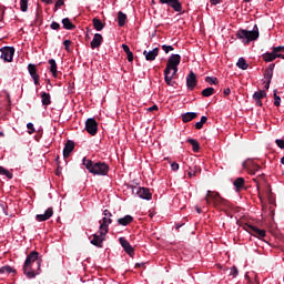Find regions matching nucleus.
<instances>
[{
    "instance_id": "nucleus-1",
    "label": "nucleus",
    "mask_w": 284,
    "mask_h": 284,
    "mask_svg": "<svg viewBox=\"0 0 284 284\" xmlns=\"http://www.w3.org/2000/svg\"><path fill=\"white\" fill-rule=\"evenodd\" d=\"M41 258L39 257V252L32 251L27 255L24 264L22 265V273L28 280H33L41 273Z\"/></svg>"
},
{
    "instance_id": "nucleus-2",
    "label": "nucleus",
    "mask_w": 284,
    "mask_h": 284,
    "mask_svg": "<svg viewBox=\"0 0 284 284\" xmlns=\"http://www.w3.org/2000/svg\"><path fill=\"white\" fill-rule=\"evenodd\" d=\"M205 201L207 205L213 204L214 207L220 209L229 217H232L231 211L234 210V206L231 204V202H229V200H224V197H222L220 193H216V191L209 190Z\"/></svg>"
},
{
    "instance_id": "nucleus-3",
    "label": "nucleus",
    "mask_w": 284,
    "mask_h": 284,
    "mask_svg": "<svg viewBox=\"0 0 284 284\" xmlns=\"http://www.w3.org/2000/svg\"><path fill=\"white\" fill-rule=\"evenodd\" d=\"M82 165L93 175L106 176L110 171V166L105 162H93L87 158H83Z\"/></svg>"
},
{
    "instance_id": "nucleus-4",
    "label": "nucleus",
    "mask_w": 284,
    "mask_h": 284,
    "mask_svg": "<svg viewBox=\"0 0 284 284\" xmlns=\"http://www.w3.org/2000/svg\"><path fill=\"white\" fill-rule=\"evenodd\" d=\"M181 64V54H171L168 59L166 67L164 69V81L166 85L174 87L175 81L170 77L172 69L176 68Z\"/></svg>"
},
{
    "instance_id": "nucleus-5",
    "label": "nucleus",
    "mask_w": 284,
    "mask_h": 284,
    "mask_svg": "<svg viewBox=\"0 0 284 284\" xmlns=\"http://www.w3.org/2000/svg\"><path fill=\"white\" fill-rule=\"evenodd\" d=\"M235 36H237V39H240L243 44H250L260 39V29L257 24H254L252 31L240 29Z\"/></svg>"
},
{
    "instance_id": "nucleus-6",
    "label": "nucleus",
    "mask_w": 284,
    "mask_h": 284,
    "mask_svg": "<svg viewBox=\"0 0 284 284\" xmlns=\"http://www.w3.org/2000/svg\"><path fill=\"white\" fill-rule=\"evenodd\" d=\"M1 59L4 62L11 63L13 61V55L16 52V49L13 47H3L1 48Z\"/></svg>"
},
{
    "instance_id": "nucleus-7",
    "label": "nucleus",
    "mask_w": 284,
    "mask_h": 284,
    "mask_svg": "<svg viewBox=\"0 0 284 284\" xmlns=\"http://www.w3.org/2000/svg\"><path fill=\"white\" fill-rule=\"evenodd\" d=\"M159 3L171 7L175 12L183 11V4H181V0H159Z\"/></svg>"
},
{
    "instance_id": "nucleus-8",
    "label": "nucleus",
    "mask_w": 284,
    "mask_h": 284,
    "mask_svg": "<svg viewBox=\"0 0 284 284\" xmlns=\"http://www.w3.org/2000/svg\"><path fill=\"white\" fill-rule=\"evenodd\" d=\"M135 190V194L140 197V199H143V200H146V201H150L152 200V193L150 191L149 187H141V186H138V187H134Z\"/></svg>"
},
{
    "instance_id": "nucleus-9",
    "label": "nucleus",
    "mask_w": 284,
    "mask_h": 284,
    "mask_svg": "<svg viewBox=\"0 0 284 284\" xmlns=\"http://www.w3.org/2000/svg\"><path fill=\"white\" fill-rule=\"evenodd\" d=\"M245 230L251 234L254 235L255 237L263 239L266 236V231L265 230H260L258 227L254 225H246Z\"/></svg>"
},
{
    "instance_id": "nucleus-10",
    "label": "nucleus",
    "mask_w": 284,
    "mask_h": 284,
    "mask_svg": "<svg viewBox=\"0 0 284 284\" xmlns=\"http://www.w3.org/2000/svg\"><path fill=\"white\" fill-rule=\"evenodd\" d=\"M85 130L91 135H95L97 134V132H98V122L95 121V119L90 118V119H88L85 121Z\"/></svg>"
},
{
    "instance_id": "nucleus-11",
    "label": "nucleus",
    "mask_w": 284,
    "mask_h": 284,
    "mask_svg": "<svg viewBox=\"0 0 284 284\" xmlns=\"http://www.w3.org/2000/svg\"><path fill=\"white\" fill-rule=\"evenodd\" d=\"M28 72L33 80L34 85L40 84V75L37 72V65L33 63L28 64Z\"/></svg>"
},
{
    "instance_id": "nucleus-12",
    "label": "nucleus",
    "mask_w": 284,
    "mask_h": 284,
    "mask_svg": "<svg viewBox=\"0 0 284 284\" xmlns=\"http://www.w3.org/2000/svg\"><path fill=\"white\" fill-rule=\"evenodd\" d=\"M112 219H108V217H103V220H101L100 223V227H99V233L101 235H106L109 232V225L112 224Z\"/></svg>"
},
{
    "instance_id": "nucleus-13",
    "label": "nucleus",
    "mask_w": 284,
    "mask_h": 284,
    "mask_svg": "<svg viewBox=\"0 0 284 284\" xmlns=\"http://www.w3.org/2000/svg\"><path fill=\"white\" fill-rule=\"evenodd\" d=\"M159 54H160V49L159 48H154L151 51H146V50L143 51V55H144L145 60L149 61V62L155 61L156 58L159 57Z\"/></svg>"
},
{
    "instance_id": "nucleus-14",
    "label": "nucleus",
    "mask_w": 284,
    "mask_h": 284,
    "mask_svg": "<svg viewBox=\"0 0 284 284\" xmlns=\"http://www.w3.org/2000/svg\"><path fill=\"white\" fill-rule=\"evenodd\" d=\"M196 85H197L196 74L193 71H190V73L186 77V87L189 90L192 91Z\"/></svg>"
},
{
    "instance_id": "nucleus-15",
    "label": "nucleus",
    "mask_w": 284,
    "mask_h": 284,
    "mask_svg": "<svg viewBox=\"0 0 284 284\" xmlns=\"http://www.w3.org/2000/svg\"><path fill=\"white\" fill-rule=\"evenodd\" d=\"M53 214H54L53 207H49V209H47L44 214H37L36 220L38 222H44V221L50 220L53 216Z\"/></svg>"
},
{
    "instance_id": "nucleus-16",
    "label": "nucleus",
    "mask_w": 284,
    "mask_h": 284,
    "mask_svg": "<svg viewBox=\"0 0 284 284\" xmlns=\"http://www.w3.org/2000/svg\"><path fill=\"white\" fill-rule=\"evenodd\" d=\"M48 63L53 78L58 79L60 75H62V72L58 71V63L54 59H49Z\"/></svg>"
},
{
    "instance_id": "nucleus-17",
    "label": "nucleus",
    "mask_w": 284,
    "mask_h": 284,
    "mask_svg": "<svg viewBox=\"0 0 284 284\" xmlns=\"http://www.w3.org/2000/svg\"><path fill=\"white\" fill-rule=\"evenodd\" d=\"M120 243L123 246L126 254L134 256V247L124 237H120Z\"/></svg>"
},
{
    "instance_id": "nucleus-18",
    "label": "nucleus",
    "mask_w": 284,
    "mask_h": 284,
    "mask_svg": "<svg viewBox=\"0 0 284 284\" xmlns=\"http://www.w3.org/2000/svg\"><path fill=\"white\" fill-rule=\"evenodd\" d=\"M102 42H103L102 34L95 33L94 38H93V40L91 42V49L92 50L99 49L102 45Z\"/></svg>"
},
{
    "instance_id": "nucleus-19",
    "label": "nucleus",
    "mask_w": 284,
    "mask_h": 284,
    "mask_svg": "<svg viewBox=\"0 0 284 284\" xmlns=\"http://www.w3.org/2000/svg\"><path fill=\"white\" fill-rule=\"evenodd\" d=\"M275 67H276L275 63L268 64V67L264 71V79L265 80H267V81H272L273 80Z\"/></svg>"
},
{
    "instance_id": "nucleus-20",
    "label": "nucleus",
    "mask_w": 284,
    "mask_h": 284,
    "mask_svg": "<svg viewBox=\"0 0 284 284\" xmlns=\"http://www.w3.org/2000/svg\"><path fill=\"white\" fill-rule=\"evenodd\" d=\"M74 152V143H65V146L63 149V159L68 160L70 159V155Z\"/></svg>"
},
{
    "instance_id": "nucleus-21",
    "label": "nucleus",
    "mask_w": 284,
    "mask_h": 284,
    "mask_svg": "<svg viewBox=\"0 0 284 284\" xmlns=\"http://www.w3.org/2000/svg\"><path fill=\"white\" fill-rule=\"evenodd\" d=\"M105 240V235H102L100 233V235L98 234H93V240L91 241V244L98 246V247H102V243Z\"/></svg>"
},
{
    "instance_id": "nucleus-22",
    "label": "nucleus",
    "mask_w": 284,
    "mask_h": 284,
    "mask_svg": "<svg viewBox=\"0 0 284 284\" xmlns=\"http://www.w3.org/2000/svg\"><path fill=\"white\" fill-rule=\"evenodd\" d=\"M134 221V217L131 215H126L124 217H121L118 220L119 225L121 226H128Z\"/></svg>"
},
{
    "instance_id": "nucleus-23",
    "label": "nucleus",
    "mask_w": 284,
    "mask_h": 284,
    "mask_svg": "<svg viewBox=\"0 0 284 284\" xmlns=\"http://www.w3.org/2000/svg\"><path fill=\"white\" fill-rule=\"evenodd\" d=\"M40 98H41V103H42V105H44V106H48V105H50V104L52 103L50 93H45V92L43 91V92L41 93Z\"/></svg>"
},
{
    "instance_id": "nucleus-24",
    "label": "nucleus",
    "mask_w": 284,
    "mask_h": 284,
    "mask_svg": "<svg viewBox=\"0 0 284 284\" xmlns=\"http://www.w3.org/2000/svg\"><path fill=\"white\" fill-rule=\"evenodd\" d=\"M122 49L124 50V53H126V60L132 63L134 61V54L130 50V47L128 44H123Z\"/></svg>"
},
{
    "instance_id": "nucleus-25",
    "label": "nucleus",
    "mask_w": 284,
    "mask_h": 284,
    "mask_svg": "<svg viewBox=\"0 0 284 284\" xmlns=\"http://www.w3.org/2000/svg\"><path fill=\"white\" fill-rule=\"evenodd\" d=\"M264 62H273L277 59V55L275 54L274 51L272 52H266L262 55Z\"/></svg>"
},
{
    "instance_id": "nucleus-26",
    "label": "nucleus",
    "mask_w": 284,
    "mask_h": 284,
    "mask_svg": "<svg viewBox=\"0 0 284 284\" xmlns=\"http://www.w3.org/2000/svg\"><path fill=\"white\" fill-rule=\"evenodd\" d=\"M196 116H197V113H194V112H187V113H184L181 115L182 121L184 123H187V122L194 120Z\"/></svg>"
},
{
    "instance_id": "nucleus-27",
    "label": "nucleus",
    "mask_w": 284,
    "mask_h": 284,
    "mask_svg": "<svg viewBox=\"0 0 284 284\" xmlns=\"http://www.w3.org/2000/svg\"><path fill=\"white\" fill-rule=\"evenodd\" d=\"M93 22V27L98 32H101V30H103V28L105 27V23H103L100 19L94 18L92 20Z\"/></svg>"
},
{
    "instance_id": "nucleus-28",
    "label": "nucleus",
    "mask_w": 284,
    "mask_h": 284,
    "mask_svg": "<svg viewBox=\"0 0 284 284\" xmlns=\"http://www.w3.org/2000/svg\"><path fill=\"white\" fill-rule=\"evenodd\" d=\"M16 274L17 270L11 267L10 265H4L2 267H0V275L1 274Z\"/></svg>"
},
{
    "instance_id": "nucleus-29",
    "label": "nucleus",
    "mask_w": 284,
    "mask_h": 284,
    "mask_svg": "<svg viewBox=\"0 0 284 284\" xmlns=\"http://www.w3.org/2000/svg\"><path fill=\"white\" fill-rule=\"evenodd\" d=\"M128 20V16L125 13H123L122 11H120L118 13V23L120 27H124Z\"/></svg>"
},
{
    "instance_id": "nucleus-30",
    "label": "nucleus",
    "mask_w": 284,
    "mask_h": 284,
    "mask_svg": "<svg viewBox=\"0 0 284 284\" xmlns=\"http://www.w3.org/2000/svg\"><path fill=\"white\" fill-rule=\"evenodd\" d=\"M62 24L64 29L73 30L77 29V26L72 23V21L69 18L62 19Z\"/></svg>"
},
{
    "instance_id": "nucleus-31",
    "label": "nucleus",
    "mask_w": 284,
    "mask_h": 284,
    "mask_svg": "<svg viewBox=\"0 0 284 284\" xmlns=\"http://www.w3.org/2000/svg\"><path fill=\"white\" fill-rule=\"evenodd\" d=\"M250 67V64L246 62V60L244 58H240L237 59V68H240V70H247Z\"/></svg>"
},
{
    "instance_id": "nucleus-32",
    "label": "nucleus",
    "mask_w": 284,
    "mask_h": 284,
    "mask_svg": "<svg viewBox=\"0 0 284 284\" xmlns=\"http://www.w3.org/2000/svg\"><path fill=\"white\" fill-rule=\"evenodd\" d=\"M244 184H245V180L244 178H241V176L235 179V181L233 182V185H235V189L237 190L243 189Z\"/></svg>"
},
{
    "instance_id": "nucleus-33",
    "label": "nucleus",
    "mask_w": 284,
    "mask_h": 284,
    "mask_svg": "<svg viewBox=\"0 0 284 284\" xmlns=\"http://www.w3.org/2000/svg\"><path fill=\"white\" fill-rule=\"evenodd\" d=\"M214 92H215V89H213V87H207V89H203L201 94L204 98H210V97H212L214 94Z\"/></svg>"
},
{
    "instance_id": "nucleus-34",
    "label": "nucleus",
    "mask_w": 284,
    "mask_h": 284,
    "mask_svg": "<svg viewBox=\"0 0 284 284\" xmlns=\"http://www.w3.org/2000/svg\"><path fill=\"white\" fill-rule=\"evenodd\" d=\"M266 97H267L266 91H255V93H253V100H262Z\"/></svg>"
},
{
    "instance_id": "nucleus-35",
    "label": "nucleus",
    "mask_w": 284,
    "mask_h": 284,
    "mask_svg": "<svg viewBox=\"0 0 284 284\" xmlns=\"http://www.w3.org/2000/svg\"><path fill=\"white\" fill-rule=\"evenodd\" d=\"M0 174L6 175L10 180L13 179V174L9 170L4 169L3 166H0Z\"/></svg>"
},
{
    "instance_id": "nucleus-36",
    "label": "nucleus",
    "mask_w": 284,
    "mask_h": 284,
    "mask_svg": "<svg viewBox=\"0 0 284 284\" xmlns=\"http://www.w3.org/2000/svg\"><path fill=\"white\" fill-rule=\"evenodd\" d=\"M273 98H274V105H275L276 108L281 106L282 99H281V97H278L277 90H274V95H273Z\"/></svg>"
},
{
    "instance_id": "nucleus-37",
    "label": "nucleus",
    "mask_w": 284,
    "mask_h": 284,
    "mask_svg": "<svg viewBox=\"0 0 284 284\" xmlns=\"http://www.w3.org/2000/svg\"><path fill=\"white\" fill-rule=\"evenodd\" d=\"M264 178H265V174H260L253 179V181L256 183L257 191H260V181H264Z\"/></svg>"
},
{
    "instance_id": "nucleus-38",
    "label": "nucleus",
    "mask_w": 284,
    "mask_h": 284,
    "mask_svg": "<svg viewBox=\"0 0 284 284\" xmlns=\"http://www.w3.org/2000/svg\"><path fill=\"white\" fill-rule=\"evenodd\" d=\"M205 82H207V83L211 84V85H213V84L216 85V84L219 83L216 77H206V78H205Z\"/></svg>"
},
{
    "instance_id": "nucleus-39",
    "label": "nucleus",
    "mask_w": 284,
    "mask_h": 284,
    "mask_svg": "<svg viewBox=\"0 0 284 284\" xmlns=\"http://www.w3.org/2000/svg\"><path fill=\"white\" fill-rule=\"evenodd\" d=\"M28 2L29 0H20V10H22V12L28 11Z\"/></svg>"
},
{
    "instance_id": "nucleus-40",
    "label": "nucleus",
    "mask_w": 284,
    "mask_h": 284,
    "mask_svg": "<svg viewBox=\"0 0 284 284\" xmlns=\"http://www.w3.org/2000/svg\"><path fill=\"white\" fill-rule=\"evenodd\" d=\"M253 165V160L252 159H246L243 163L242 166L244 170L250 169Z\"/></svg>"
},
{
    "instance_id": "nucleus-41",
    "label": "nucleus",
    "mask_w": 284,
    "mask_h": 284,
    "mask_svg": "<svg viewBox=\"0 0 284 284\" xmlns=\"http://www.w3.org/2000/svg\"><path fill=\"white\" fill-rule=\"evenodd\" d=\"M239 275V268L236 266H233L230 268V276L233 278H236Z\"/></svg>"
},
{
    "instance_id": "nucleus-42",
    "label": "nucleus",
    "mask_w": 284,
    "mask_h": 284,
    "mask_svg": "<svg viewBox=\"0 0 284 284\" xmlns=\"http://www.w3.org/2000/svg\"><path fill=\"white\" fill-rule=\"evenodd\" d=\"M162 50L165 52V54H169L170 52L174 51V47L173 45L163 44L162 45Z\"/></svg>"
},
{
    "instance_id": "nucleus-43",
    "label": "nucleus",
    "mask_w": 284,
    "mask_h": 284,
    "mask_svg": "<svg viewBox=\"0 0 284 284\" xmlns=\"http://www.w3.org/2000/svg\"><path fill=\"white\" fill-rule=\"evenodd\" d=\"M65 4V1L64 0H58L57 2H55V4H54V11H58L59 9H61L62 8V6H64Z\"/></svg>"
},
{
    "instance_id": "nucleus-44",
    "label": "nucleus",
    "mask_w": 284,
    "mask_h": 284,
    "mask_svg": "<svg viewBox=\"0 0 284 284\" xmlns=\"http://www.w3.org/2000/svg\"><path fill=\"white\" fill-rule=\"evenodd\" d=\"M63 45H64L65 51L68 53H70V47L72 45V41L71 40H64Z\"/></svg>"
},
{
    "instance_id": "nucleus-45",
    "label": "nucleus",
    "mask_w": 284,
    "mask_h": 284,
    "mask_svg": "<svg viewBox=\"0 0 284 284\" xmlns=\"http://www.w3.org/2000/svg\"><path fill=\"white\" fill-rule=\"evenodd\" d=\"M171 71H173V72L171 75H169V78H171V81H173V79H175V77L179 72V67L171 68Z\"/></svg>"
},
{
    "instance_id": "nucleus-46",
    "label": "nucleus",
    "mask_w": 284,
    "mask_h": 284,
    "mask_svg": "<svg viewBox=\"0 0 284 284\" xmlns=\"http://www.w3.org/2000/svg\"><path fill=\"white\" fill-rule=\"evenodd\" d=\"M273 52H274L275 54L283 53V52H284V45L274 47V48H273Z\"/></svg>"
},
{
    "instance_id": "nucleus-47",
    "label": "nucleus",
    "mask_w": 284,
    "mask_h": 284,
    "mask_svg": "<svg viewBox=\"0 0 284 284\" xmlns=\"http://www.w3.org/2000/svg\"><path fill=\"white\" fill-rule=\"evenodd\" d=\"M200 150H201V146L199 143H192V151L194 153H199Z\"/></svg>"
},
{
    "instance_id": "nucleus-48",
    "label": "nucleus",
    "mask_w": 284,
    "mask_h": 284,
    "mask_svg": "<svg viewBox=\"0 0 284 284\" xmlns=\"http://www.w3.org/2000/svg\"><path fill=\"white\" fill-rule=\"evenodd\" d=\"M50 28H51L52 30H59V29L61 28V24L58 23V22H55V21H53V22L50 24Z\"/></svg>"
},
{
    "instance_id": "nucleus-49",
    "label": "nucleus",
    "mask_w": 284,
    "mask_h": 284,
    "mask_svg": "<svg viewBox=\"0 0 284 284\" xmlns=\"http://www.w3.org/2000/svg\"><path fill=\"white\" fill-rule=\"evenodd\" d=\"M27 129L29 130V134H32L36 131L33 123H28Z\"/></svg>"
},
{
    "instance_id": "nucleus-50",
    "label": "nucleus",
    "mask_w": 284,
    "mask_h": 284,
    "mask_svg": "<svg viewBox=\"0 0 284 284\" xmlns=\"http://www.w3.org/2000/svg\"><path fill=\"white\" fill-rule=\"evenodd\" d=\"M171 169H172V171L178 172L179 171V163L178 162L171 163Z\"/></svg>"
},
{
    "instance_id": "nucleus-51",
    "label": "nucleus",
    "mask_w": 284,
    "mask_h": 284,
    "mask_svg": "<svg viewBox=\"0 0 284 284\" xmlns=\"http://www.w3.org/2000/svg\"><path fill=\"white\" fill-rule=\"evenodd\" d=\"M42 138V132L38 131L34 135V141L39 142Z\"/></svg>"
},
{
    "instance_id": "nucleus-52",
    "label": "nucleus",
    "mask_w": 284,
    "mask_h": 284,
    "mask_svg": "<svg viewBox=\"0 0 284 284\" xmlns=\"http://www.w3.org/2000/svg\"><path fill=\"white\" fill-rule=\"evenodd\" d=\"M103 215H104V217H108V219H111V217H112V213H111L109 210H105V211L103 212Z\"/></svg>"
},
{
    "instance_id": "nucleus-53",
    "label": "nucleus",
    "mask_w": 284,
    "mask_h": 284,
    "mask_svg": "<svg viewBox=\"0 0 284 284\" xmlns=\"http://www.w3.org/2000/svg\"><path fill=\"white\" fill-rule=\"evenodd\" d=\"M271 83H272L271 80H266V84L264 85V89H265V90H270Z\"/></svg>"
},
{
    "instance_id": "nucleus-54",
    "label": "nucleus",
    "mask_w": 284,
    "mask_h": 284,
    "mask_svg": "<svg viewBox=\"0 0 284 284\" xmlns=\"http://www.w3.org/2000/svg\"><path fill=\"white\" fill-rule=\"evenodd\" d=\"M185 143H199L197 140L189 138Z\"/></svg>"
},
{
    "instance_id": "nucleus-55",
    "label": "nucleus",
    "mask_w": 284,
    "mask_h": 284,
    "mask_svg": "<svg viewBox=\"0 0 284 284\" xmlns=\"http://www.w3.org/2000/svg\"><path fill=\"white\" fill-rule=\"evenodd\" d=\"M62 174V168L58 166L57 171H55V175L60 176Z\"/></svg>"
},
{
    "instance_id": "nucleus-56",
    "label": "nucleus",
    "mask_w": 284,
    "mask_h": 284,
    "mask_svg": "<svg viewBox=\"0 0 284 284\" xmlns=\"http://www.w3.org/2000/svg\"><path fill=\"white\" fill-rule=\"evenodd\" d=\"M203 128V123L200 121L195 123V129L201 130Z\"/></svg>"
},
{
    "instance_id": "nucleus-57",
    "label": "nucleus",
    "mask_w": 284,
    "mask_h": 284,
    "mask_svg": "<svg viewBox=\"0 0 284 284\" xmlns=\"http://www.w3.org/2000/svg\"><path fill=\"white\" fill-rule=\"evenodd\" d=\"M223 93H224V97H229L231 94V89L230 88L225 89Z\"/></svg>"
},
{
    "instance_id": "nucleus-58",
    "label": "nucleus",
    "mask_w": 284,
    "mask_h": 284,
    "mask_svg": "<svg viewBox=\"0 0 284 284\" xmlns=\"http://www.w3.org/2000/svg\"><path fill=\"white\" fill-rule=\"evenodd\" d=\"M223 0H211L210 2L213 4V6H216V4H220Z\"/></svg>"
},
{
    "instance_id": "nucleus-59",
    "label": "nucleus",
    "mask_w": 284,
    "mask_h": 284,
    "mask_svg": "<svg viewBox=\"0 0 284 284\" xmlns=\"http://www.w3.org/2000/svg\"><path fill=\"white\" fill-rule=\"evenodd\" d=\"M158 110H159L158 105H152L151 108H149L150 112L158 111Z\"/></svg>"
},
{
    "instance_id": "nucleus-60",
    "label": "nucleus",
    "mask_w": 284,
    "mask_h": 284,
    "mask_svg": "<svg viewBox=\"0 0 284 284\" xmlns=\"http://www.w3.org/2000/svg\"><path fill=\"white\" fill-rule=\"evenodd\" d=\"M254 101H255V104H256L257 106H263L262 100H254Z\"/></svg>"
},
{
    "instance_id": "nucleus-61",
    "label": "nucleus",
    "mask_w": 284,
    "mask_h": 284,
    "mask_svg": "<svg viewBox=\"0 0 284 284\" xmlns=\"http://www.w3.org/2000/svg\"><path fill=\"white\" fill-rule=\"evenodd\" d=\"M42 2L47 3V4H53L54 1L53 0H42Z\"/></svg>"
},
{
    "instance_id": "nucleus-62",
    "label": "nucleus",
    "mask_w": 284,
    "mask_h": 284,
    "mask_svg": "<svg viewBox=\"0 0 284 284\" xmlns=\"http://www.w3.org/2000/svg\"><path fill=\"white\" fill-rule=\"evenodd\" d=\"M206 121H207V118H206V116H202L200 122H201L202 124H204V123H206Z\"/></svg>"
},
{
    "instance_id": "nucleus-63",
    "label": "nucleus",
    "mask_w": 284,
    "mask_h": 284,
    "mask_svg": "<svg viewBox=\"0 0 284 284\" xmlns=\"http://www.w3.org/2000/svg\"><path fill=\"white\" fill-rule=\"evenodd\" d=\"M282 59V60H284V54H282V53H278V54H276V59Z\"/></svg>"
},
{
    "instance_id": "nucleus-64",
    "label": "nucleus",
    "mask_w": 284,
    "mask_h": 284,
    "mask_svg": "<svg viewBox=\"0 0 284 284\" xmlns=\"http://www.w3.org/2000/svg\"><path fill=\"white\" fill-rule=\"evenodd\" d=\"M275 143H284V140L277 139L275 140Z\"/></svg>"
}]
</instances>
